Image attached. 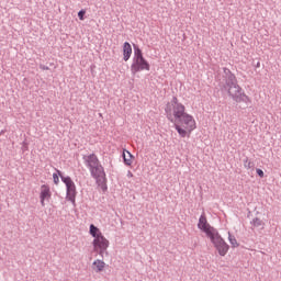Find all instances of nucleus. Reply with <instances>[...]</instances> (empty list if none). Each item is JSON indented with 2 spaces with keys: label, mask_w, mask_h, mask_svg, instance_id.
I'll return each instance as SVG.
<instances>
[{
  "label": "nucleus",
  "mask_w": 281,
  "mask_h": 281,
  "mask_svg": "<svg viewBox=\"0 0 281 281\" xmlns=\"http://www.w3.org/2000/svg\"><path fill=\"white\" fill-rule=\"evenodd\" d=\"M256 172H257L258 177H260V179H262L265 177V171H262V169H256Z\"/></svg>",
  "instance_id": "obj_21"
},
{
  "label": "nucleus",
  "mask_w": 281,
  "mask_h": 281,
  "mask_svg": "<svg viewBox=\"0 0 281 281\" xmlns=\"http://www.w3.org/2000/svg\"><path fill=\"white\" fill-rule=\"evenodd\" d=\"M211 243H213L215 249L218 251L220 256H227V251H229V245L225 243V239L221 237L218 231L215 232L210 237Z\"/></svg>",
  "instance_id": "obj_4"
},
{
  "label": "nucleus",
  "mask_w": 281,
  "mask_h": 281,
  "mask_svg": "<svg viewBox=\"0 0 281 281\" xmlns=\"http://www.w3.org/2000/svg\"><path fill=\"white\" fill-rule=\"evenodd\" d=\"M127 177H133V172L128 171Z\"/></svg>",
  "instance_id": "obj_24"
},
{
  "label": "nucleus",
  "mask_w": 281,
  "mask_h": 281,
  "mask_svg": "<svg viewBox=\"0 0 281 281\" xmlns=\"http://www.w3.org/2000/svg\"><path fill=\"white\" fill-rule=\"evenodd\" d=\"M256 67H257V68L260 67V61L257 63Z\"/></svg>",
  "instance_id": "obj_25"
},
{
  "label": "nucleus",
  "mask_w": 281,
  "mask_h": 281,
  "mask_svg": "<svg viewBox=\"0 0 281 281\" xmlns=\"http://www.w3.org/2000/svg\"><path fill=\"white\" fill-rule=\"evenodd\" d=\"M131 71L133 76H135V74H139V71H150V64L144 57L133 59L131 65Z\"/></svg>",
  "instance_id": "obj_7"
},
{
  "label": "nucleus",
  "mask_w": 281,
  "mask_h": 281,
  "mask_svg": "<svg viewBox=\"0 0 281 281\" xmlns=\"http://www.w3.org/2000/svg\"><path fill=\"white\" fill-rule=\"evenodd\" d=\"M244 166H245V168H247L248 170L251 169V168H254V164H252L251 161H249V158H246V159L244 160Z\"/></svg>",
  "instance_id": "obj_18"
},
{
  "label": "nucleus",
  "mask_w": 281,
  "mask_h": 281,
  "mask_svg": "<svg viewBox=\"0 0 281 281\" xmlns=\"http://www.w3.org/2000/svg\"><path fill=\"white\" fill-rule=\"evenodd\" d=\"M132 55H133V47L131 46V43L125 42L123 44V60L125 63H128V60H131Z\"/></svg>",
  "instance_id": "obj_10"
},
{
  "label": "nucleus",
  "mask_w": 281,
  "mask_h": 281,
  "mask_svg": "<svg viewBox=\"0 0 281 281\" xmlns=\"http://www.w3.org/2000/svg\"><path fill=\"white\" fill-rule=\"evenodd\" d=\"M104 267H106V263L100 259L94 260L92 263V269L95 273L104 271Z\"/></svg>",
  "instance_id": "obj_11"
},
{
  "label": "nucleus",
  "mask_w": 281,
  "mask_h": 281,
  "mask_svg": "<svg viewBox=\"0 0 281 281\" xmlns=\"http://www.w3.org/2000/svg\"><path fill=\"white\" fill-rule=\"evenodd\" d=\"M137 58H144V53H142V49H140L139 46L134 45V57H133V60H135Z\"/></svg>",
  "instance_id": "obj_15"
},
{
  "label": "nucleus",
  "mask_w": 281,
  "mask_h": 281,
  "mask_svg": "<svg viewBox=\"0 0 281 281\" xmlns=\"http://www.w3.org/2000/svg\"><path fill=\"white\" fill-rule=\"evenodd\" d=\"M40 68H41L43 71L49 70V67H48V66H45V65H41Z\"/></svg>",
  "instance_id": "obj_23"
},
{
  "label": "nucleus",
  "mask_w": 281,
  "mask_h": 281,
  "mask_svg": "<svg viewBox=\"0 0 281 281\" xmlns=\"http://www.w3.org/2000/svg\"><path fill=\"white\" fill-rule=\"evenodd\" d=\"M165 113L169 122H178V124H184L187 131L192 133L196 128V122L194 117L186 113V105L179 102L177 97H173L170 103H167Z\"/></svg>",
  "instance_id": "obj_1"
},
{
  "label": "nucleus",
  "mask_w": 281,
  "mask_h": 281,
  "mask_svg": "<svg viewBox=\"0 0 281 281\" xmlns=\"http://www.w3.org/2000/svg\"><path fill=\"white\" fill-rule=\"evenodd\" d=\"M40 199H41L42 207H45V199H52V191L49 189V186L47 184L41 186Z\"/></svg>",
  "instance_id": "obj_9"
},
{
  "label": "nucleus",
  "mask_w": 281,
  "mask_h": 281,
  "mask_svg": "<svg viewBox=\"0 0 281 281\" xmlns=\"http://www.w3.org/2000/svg\"><path fill=\"white\" fill-rule=\"evenodd\" d=\"M198 229L204 232L207 238H210L215 232H217L216 228L212 227L210 223H207V217L205 216V213H202L199 218Z\"/></svg>",
  "instance_id": "obj_8"
},
{
  "label": "nucleus",
  "mask_w": 281,
  "mask_h": 281,
  "mask_svg": "<svg viewBox=\"0 0 281 281\" xmlns=\"http://www.w3.org/2000/svg\"><path fill=\"white\" fill-rule=\"evenodd\" d=\"M92 245L94 247V251H98L99 256L104 258V254L106 252V249H109V239L104 237V235H99L95 239H93Z\"/></svg>",
  "instance_id": "obj_6"
},
{
  "label": "nucleus",
  "mask_w": 281,
  "mask_h": 281,
  "mask_svg": "<svg viewBox=\"0 0 281 281\" xmlns=\"http://www.w3.org/2000/svg\"><path fill=\"white\" fill-rule=\"evenodd\" d=\"M250 224L254 226V227H261L262 225V220L258 218V217H255Z\"/></svg>",
  "instance_id": "obj_17"
},
{
  "label": "nucleus",
  "mask_w": 281,
  "mask_h": 281,
  "mask_svg": "<svg viewBox=\"0 0 281 281\" xmlns=\"http://www.w3.org/2000/svg\"><path fill=\"white\" fill-rule=\"evenodd\" d=\"M228 240L232 245V247L236 248L239 246L238 240H236V237L232 235V233L228 232Z\"/></svg>",
  "instance_id": "obj_16"
},
{
  "label": "nucleus",
  "mask_w": 281,
  "mask_h": 281,
  "mask_svg": "<svg viewBox=\"0 0 281 281\" xmlns=\"http://www.w3.org/2000/svg\"><path fill=\"white\" fill-rule=\"evenodd\" d=\"M53 181L55 186H58V183H60V178L58 177V173H53Z\"/></svg>",
  "instance_id": "obj_20"
},
{
  "label": "nucleus",
  "mask_w": 281,
  "mask_h": 281,
  "mask_svg": "<svg viewBox=\"0 0 281 281\" xmlns=\"http://www.w3.org/2000/svg\"><path fill=\"white\" fill-rule=\"evenodd\" d=\"M56 172H57V176L60 177L61 181H63V179H67V176H64L63 171L56 169Z\"/></svg>",
  "instance_id": "obj_22"
},
{
  "label": "nucleus",
  "mask_w": 281,
  "mask_h": 281,
  "mask_svg": "<svg viewBox=\"0 0 281 281\" xmlns=\"http://www.w3.org/2000/svg\"><path fill=\"white\" fill-rule=\"evenodd\" d=\"M85 14H87V11H85V10H80V11L78 12V19H79V21H85Z\"/></svg>",
  "instance_id": "obj_19"
},
{
  "label": "nucleus",
  "mask_w": 281,
  "mask_h": 281,
  "mask_svg": "<svg viewBox=\"0 0 281 281\" xmlns=\"http://www.w3.org/2000/svg\"><path fill=\"white\" fill-rule=\"evenodd\" d=\"M122 157L125 166H133V154L131 151L123 149Z\"/></svg>",
  "instance_id": "obj_12"
},
{
  "label": "nucleus",
  "mask_w": 281,
  "mask_h": 281,
  "mask_svg": "<svg viewBox=\"0 0 281 281\" xmlns=\"http://www.w3.org/2000/svg\"><path fill=\"white\" fill-rule=\"evenodd\" d=\"M82 159L85 166L88 167L92 179H95L97 183L106 177L104 167H102V164H100V159H98L95 154L83 155Z\"/></svg>",
  "instance_id": "obj_3"
},
{
  "label": "nucleus",
  "mask_w": 281,
  "mask_h": 281,
  "mask_svg": "<svg viewBox=\"0 0 281 281\" xmlns=\"http://www.w3.org/2000/svg\"><path fill=\"white\" fill-rule=\"evenodd\" d=\"M63 183L66 186V199L70 201L72 205H76V183L71 180V177L67 176V178H61Z\"/></svg>",
  "instance_id": "obj_5"
},
{
  "label": "nucleus",
  "mask_w": 281,
  "mask_h": 281,
  "mask_svg": "<svg viewBox=\"0 0 281 281\" xmlns=\"http://www.w3.org/2000/svg\"><path fill=\"white\" fill-rule=\"evenodd\" d=\"M171 123L175 124V128L178 135H180V137H186L188 135V131L183 130L181 125H178L179 122H171Z\"/></svg>",
  "instance_id": "obj_14"
},
{
  "label": "nucleus",
  "mask_w": 281,
  "mask_h": 281,
  "mask_svg": "<svg viewBox=\"0 0 281 281\" xmlns=\"http://www.w3.org/2000/svg\"><path fill=\"white\" fill-rule=\"evenodd\" d=\"M221 76L222 91H226L229 98H232V100L238 104H240V102H244L245 104H251V99L245 94V91H243V88L238 85L236 75H234L229 68L224 67Z\"/></svg>",
  "instance_id": "obj_2"
},
{
  "label": "nucleus",
  "mask_w": 281,
  "mask_h": 281,
  "mask_svg": "<svg viewBox=\"0 0 281 281\" xmlns=\"http://www.w3.org/2000/svg\"><path fill=\"white\" fill-rule=\"evenodd\" d=\"M90 235L92 238H98V236H102V232H100V228H98L95 225H90Z\"/></svg>",
  "instance_id": "obj_13"
}]
</instances>
